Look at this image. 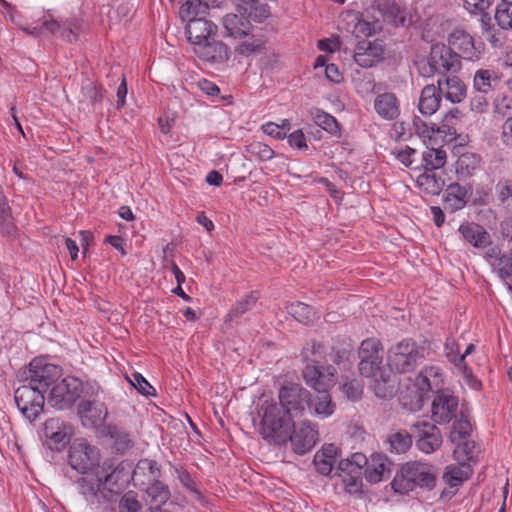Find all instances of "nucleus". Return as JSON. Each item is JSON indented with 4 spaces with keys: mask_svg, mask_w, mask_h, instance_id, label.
Returning a JSON list of instances; mask_svg holds the SVG:
<instances>
[{
    "mask_svg": "<svg viewBox=\"0 0 512 512\" xmlns=\"http://www.w3.org/2000/svg\"><path fill=\"white\" fill-rule=\"evenodd\" d=\"M193 51L204 62L223 63L229 57L228 47L223 42L215 40L214 36L195 46Z\"/></svg>",
    "mask_w": 512,
    "mask_h": 512,
    "instance_id": "22",
    "label": "nucleus"
},
{
    "mask_svg": "<svg viewBox=\"0 0 512 512\" xmlns=\"http://www.w3.org/2000/svg\"><path fill=\"white\" fill-rule=\"evenodd\" d=\"M76 483L79 493L83 496L85 501L95 509H101L111 503L104 483L100 478V469L85 473Z\"/></svg>",
    "mask_w": 512,
    "mask_h": 512,
    "instance_id": "12",
    "label": "nucleus"
},
{
    "mask_svg": "<svg viewBox=\"0 0 512 512\" xmlns=\"http://www.w3.org/2000/svg\"><path fill=\"white\" fill-rule=\"evenodd\" d=\"M484 258L501 279L512 278V249L502 254L498 246H493L485 251Z\"/></svg>",
    "mask_w": 512,
    "mask_h": 512,
    "instance_id": "24",
    "label": "nucleus"
},
{
    "mask_svg": "<svg viewBox=\"0 0 512 512\" xmlns=\"http://www.w3.org/2000/svg\"><path fill=\"white\" fill-rule=\"evenodd\" d=\"M240 15L229 13L222 19V26L225 30V36L233 37L235 39H242L249 36L252 31V24L239 9Z\"/></svg>",
    "mask_w": 512,
    "mask_h": 512,
    "instance_id": "26",
    "label": "nucleus"
},
{
    "mask_svg": "<svg viewBox=\"0 0 512 512\" xmlns=\"http://www.w3.org/2000/svg\"><path fill=\"white\" fill-rule=\"evenodd\" d=\"M208 11L206 4L201 0H187L180 8V15L183 19L202 17Z\"/></svg>",
    "mask_w": 512,
    "mask_h": 512,
    "instance_id": "46",
    "label": "nucleus"
},
{
    "mask_svg": "<svg viewBox=\"0 0 512 512\" xmlns=\"http://www.w3.org/2000/svg\"><path fill=\"white\" fill-rule=\"evenodd\" d=\"M461 112L458 108L449 110L442 121V124L437 127V133L455 135L456 129L453 127L454 121L460 118Z\"/></svg>",
    "mask_w": 512,
    "mask_h": 512,
    "instance_id": "50",
    "label": "nucleus"
},
{
    "mask_svg": "<svg viewBox=\"0 0 512 512\" xmlns=\"http://www.w3.org/2000/svg\"><path fill=\"white\" fill-rule=\"evenodd\" d=\"M0 233L3 237L13 239L17 234V227L11 214L0 216Z\"/></svg>",
    "mask_w": 512,
    "mask_h": 512,
    "instance_id": "55",
    "label": "nucleus"
},
{
    "mask_svg": "<svg viewBox=\"0 0 512 512\" xmlns=\"http://www.w3.org/2000/svg\"><path fill=\"white\" fill-rule=\"evenodd\" d=\"M467 191L458 183L450 184L447 188L445 203L452 211L462 209L466 205Z\"/></svg>",
    "mask_w": 512,
    "mask_h": 512,
    "instance_id": "36",
    "label": "nucleus"
},
{
    "mask_svg": "<svg viewBox=\"0 0 512 512\" xmlns=\"http://www.w3.org/2000/svg\"><path fill=\"white\" fill-rule=\"evenodd\" d=\"M500 78L492 69H478L473 77V88L481 94H488L499 84Z\"/></svg>",
    "mask_w": 512,
    "mask_h": 512,
    "instance_id": "32",
    "label": "nucleus"
},
{
    "mask_svg": "<svg viewBox=\"0 0 512 512\" xmlns=\"http://www.w3.org/2000/svg\"><path fill=\"white\" fill-rule=\"evenodd\" d=\"M472 426L468 419L464 418L463 415L459 419H456L452 425V431L450 439L452 442L457 440L465 439L471 433Z\"/></svg>",
    "mask_w": 512,
    "mask_h": 512,
    "instance_id": "49",
    "label": "nucleus"
},
{
    "mask_svg": "<svg viewBox=\"0 0 512 512\" xmlns=\"http://www.w3.org/2000/svg\"><path fill=\"white\" fill-rule=\"evenodd\" d=\"M412 432L406 430H399L389 435L387 443L389 444V451L396 454L407 452L413 442Z\"/></svg>",
    "mask_w": 512,
    "mask_h": 512,
    "instance_id": "35",
    "label": "nucleus"
},
{
    "mask_svg": "<svg viewBox=\"0 0 512 512\" xmlns=\"http://www.w3.org/2000/svg\"><path fill=\"white\" fill-rule=\"evenodd\" d=\"M352 346L350 343H344L341 346H333L331 359L337 365H342V369L348 370L351 365Z\"/></svg>",
    "mask_w": 512,
    "mask_h": 512,
    "instance_id": "44",
    "label": "nucleus"
},
{
    "mask_svg": "<svg viewBox=\"0 0 512 512\" xmlns=\"http://www.w3.org/2000/svg\"><path fill=\"white\" fill-rule=\"evenodd\" d=\"M146 494L149 498L150 505L155 508H159L161 505L165 504L171 496L168 486L159 481L158 478L151 480V483L146 489Z\"/></svg>",
    "mask_w": 512,
    "mask_h": 512,
    "instance_id": "34",
    "label": "nucleus"
},
{
    "mask_svg": "<svg viewBox=\"0 0 512 512\" xmlns=\"http://www.w3.org/2000/svg\"><path fill=\"white\" fill-rule=\"evenodd\" d=\"M447 42L456 52L460 61L475 63L484 56L485 44L482 41L476 42L475 38L464 29H454L448 35Z\"/></svg>",
    "mask_w": 512,
    "mask_h": 512,
    "instance_id": "9",
    "label": "nucleus"
},
{
    "mask_svg": "<svg viewBox=\"0 0 512 512\" xmlns=\"http://www.w3.org/2000/svg\"><path fill=\"white\" fill-rule=\"evenodd\" d=\"M494 19L500 28L512 31V2H501L498 4Z\"/></svg>",
    "mask_w": 512,
    "mask_h": 512,
    "instance_id": "41",
    "label": "nucleus"
},
{
    "mask_svg": "<svg viewBox=\"0 0 512 512\" xmlns=\"http://www.w3.org/2000/svg\"><path fill=\"white\" fill-rule=\"evenodd\" d=\"M497 198L502 204L512 207V184L508 182L498 183L496 185Z\"/></svg>",
    "mask_w": 512,
    "mask_h": 512,
    "instance_id": "59",
    "label": "nucleus"
},
{
    "mask_svg": "<svg viewBox=\"0 0 512 512\" xmlns=\"http://www.w3.org/2000/svg\"><path fill=\"white\" fill-rule=\"evenodd\" d=\"M26 380L33 387L45 392L62 375V368L49 363L44 357L34 358L28 366Z\"/></svg>",
    "mask_w": 512,
    "mask_h": 512,
    "instance_id": "10",
    "label": "nucleus"
},
{
    "mask_svg": "<svg viewBox=\"0 0 512 512\" xmlns=\"http://www.w3.org/2000/svg\"><path fill=\"white\" fill-rule=\"evenodd\" d=\"M78 415L84 427L96 428L104 423L108 416V409L99 400H81L78 405Z\"/></svg>",
    "mask_w": 512,
    "mask_h": 512,
    "instance_id": "17",
    "label": "nucleus"
},
{
    "mask_svg": "<svg viewBox=\"0 0 512 512\" xmlns=\"http://www.w3.org/2000/svg\"><path fill=\"white\" fill-rule=\"evenodd\" d=\"M148 476L149 481L155 480L160 477L161 470L157 461L151 459H141L138 461L136 468L133 472V475L137 477L138 475Z\"/></svg>",
    "mask_w": 512,
    "mask_h": 512,
    "instance_id": "45",
    "label": "nucleus"
},
{
    "mask_svg": "<svg viewBox=\"0 0 512 512\" xmlns=\"http://www.w3.org/2000/svg\"><path fill=\"white\" fill-rule=\"evenodd\" d=\"M358 369L363 377L371 379V388L378 398H391L395 393V377L383 365V347L377 339L362 341Z\"/></svg>",
    "mask_w": 512,
    "mask_h": 512,
    "instance_id": "2",
    "label": "nucleus"
},
{
    "mask_svg": "<svg viewBox=\"0 0 512 512\" xmlns=\"http://www.w3.org/2000/svg\"><path fill=\"white\" fill-rule=\"evenodd\" d=\"M384 49L381 43L363 40L354 50V61L363 68H370L383 60Z\"/></svg>",
    "mask_w": 512,
    "mask_h": 512,
    "instance_id": "19",
    "label": "nucleus"
},
{
    "mask_svg": "<svg viewBox=\"0 0 512 512\" xmlns=\"http://www.w3.org/2000/svg\"><path fill=\"white\" fill-rule=\"evenodd\" d=\"M426 64L421 68L422 75L426 77L437 74L443 78L457 74L462 69V61L456 52L449 44L440 42L431 45Z\"/></svg>",
    "mask_w": 512,
    "mask_h": 512,
    "instance_id": "7",
    "label": "nucleus"
},
{
    "mask_svg": "<svg viewBox=\"0 0 512 512\" xmlns=\"http://www.w3.org/2000/svg\"><path fill=\"white\" fill-rule=\"evenodd\" d=\"M15 403L21 413L30 421H34L43 411L44 392L32 385H22L15 390Z\"/></svg>",
    "mask_w": 512,
    "mask_h": 512,
    "instance_id": "13",
    "label": "nucleus"
},
{
    "mask_svg": "<svg viewBox=\"0 0 512 512\" xmlns=\"http://www.w3.org/2000/svg\"><path fill=\"white\" fill-rule=\"evenodd\" d=\"M482 36L493 48H502L507 42L505 29L495 26L492 23L490 14H483L479 19Z\"/></svg>",
    "mask_w": 512,
    "mask_h": 512,
    "instance_id": "28",
    "label": "nucleus"
},
{
    "mask_svg": "<svg viewBox=\"0 0 512 512\" xmlns=\"http://www.w3.org/2000/svg\"><path fill=\"white\" fill-rule=\"evenodd\" d=\"M437 468L431 464L411 461L395 474L391 487L395 493L406 495L416 488L431 491L437 482Z\"/></svg>",
    "mask_w": 512,
    "mask_h": 512,
    "instance_id": "4",
    "label": "nucleus"
},
{
    "mask_svg": "<svg viewBox=\"0 0 512 512\" xmlns=\"http://www.w3.org/2000/svg\"><path fill=\"white\" fill-rule=\"evenodd\" d=\"M335 374L336 369L332 365L320 367L308 364L302 372L305 383L317 392L316 397L311 398L308 408L323 418L331 416L335 410V404L328 393L329 388L335 384Z\"/></svg>",
    "mask_w": 512,
    "mask_h": 512,
    "instance_id": "3",
    "label": "nucleus"
},
{
    "mask_svg": "<svg viewBox=\"0 0 512 512\" xmlns=\"http://www.w3.org/2000/svg\"><path fill=\"white\" fill-rule=\"evenodd\" d=\"M353 466L354 464L349 458L341 459L338 463L337 471L346 474V476L343 477V482L347 487L357 486L361 481L362 472L356 470Z\"/></svg>",
    "mask_w": 512,
    "mask_h": 512,
    "instance_id": "40",
    "label": "nucleus"
},
{
    "mask_svg": "<svg viewBox=\"0 0 512 512\" xmlns=\"http://www.w3.org/2000/svg\"><path fill=\"white\" fill-rule=\"evenodd\" d=\"M511 100L507 96L497 99L494 104V113L501 117L511 116Z\"/></svg>",
    "mask_w": 512,
    "mask_h": 512,
    "instance_id": "62",
    "label": "nucleus"
},
{
    "mask_svg": "<svg viewBox=\"0 0 512 512\" xmlns=\"http://www.w3.org/2000/svg\"><path fill=\"white\" fill-rule=\"evenodd\" d=\"M494 1L495 0H463L466 10L473 15L479 14L480 17H482L483 14H489L487 10Z\"/></svg>",
    "mask_w": 512,
    "mask_h": 512,
    "instance_id": "53",
    "label": "nucleus"
},
{
    "mask_svg": "<svg viewBox=\"0 0 512 512\" xmlns=\"http://www.w3.org/2000/svg\"><path fill=\"white\" fill-rule=\"evenodd\" d=\"M108 434L112 439L115 440V444L118 450L127 449L131 444L129 434L116 426H109Z\"/></svg>",
    "mask_w": 512,
    "mask_h": 512,
    "instance_id": "54",
    "label": "nucleus"
},
{
    "mask_svg": "<svg viewBox=\"0 0 512 512\" xmlns=\"http://www.w3.org/2000/svg\"><path fill=\"white\" fill-rule=\"evenodd\" d=\"M469 470V466L466 469L457 466H447L443 477L451 487H456L469 478Z\"/></svg>",
    "mask_w": 512,
    "mask_h": 512,
    "instance_id": "47",
    "label": "nucleus"
},
{
    "mask_svg": "<svg viewBox=\"0 0 512 512\" xmlns=\"http://www.w3.org/2000/svg\"><path fill=\"white\" fill-rule=\"evenodd\" d=\"M262 131L275 139L281 140L286 137L283 129H281L279 124H276L274 122H268L262 125Z\"/></svg>",
    "mask_w": 512,
    "mask_h": 512,
    "instance_id": "64",
    "label": "nucleus"
},
{
    "mask_svg": "<svg viewBox=\"0 0 512 512\" xmlns=\"http://www.w3.org/2000/svg\"><path fill=\"white\" fill-rule=\"evenodd\" d=\"M484 95L485 94L477 95V96H474L471 98V100H470L471 111L478 113V114H483V113L487 112L489 103Z\"/></svg>",
    "mask_w": 512,
    "mask_h": 512,
    "instance_id": "63",
    "label": "nucleus"
},
{
    "mask_svg": "<svg viewBox=\"0 0 512 512\" xmlns=\"http://www.w3.org/2000/svg\"><path fill=\"white\" fill-rule=\"evenodd\" d=\"M186 33L193 48L216 35L217 26L204 17L187 19Z\"/></svg>",
    "mask_w": 512,
    "mask_h": 512,
    "instance_id": "20",
    "label": "nucleus"
},
{
    "mask_svg": "<svg viewBox=\"0 0 512 512\" xmlns=\"http://www.w3.org/2000/svg\"><path fill=\"white\" fill-rule=\"evenodd\" d=\"M452 156L458 160H470L476 157V153L469 143L459 142L453 145Z\"/></svg>",
    "mask_w": 512,
    "mask_h": 512,
    "instance_id": "56",
    "label": "nucleus"
},
{
    "mask_svg": "<svg viewBox=\"0 0 512 512\" xmlns=\"http://www.w3.org/2000/svg\"><path fill=\"white\" fill-rule=\"evenodd\" d=\"M342 391L352 401L361 398L362 387L356 380L347 381L342 385Z\"/></svg>",
    "mask_w": 512,
    "mask_h": 512,
    "instance_id": "60",
    "label": "nucleus"
},
{
    "mask_svg": "<svg viewBox=\"0 0 512 512\" xmlns=\"http://www.w3.org/2000/svg\"><path fill=\"white\" fill-rule=\"evenodd\" d=\"M279 403L273 401H264L260 408L261 419H264L266 412L272 406L279 410L281 421H293L296 417H301L307 407H310L311 393L300 384L290 383L283 385L278 393Z\"/></svg>",
    "mask_w": 512,
    "mask_h": 512,
    "instance_id": "5",
    "label": "nucleus"
},
{
    "mask_svg": "<svg viewBox=\"0 0 512 512\" xmlns=\"http://www.w3.org/2000/svg\"><path fill=\"white\" fill-rule=\"evenodd\" d=\"M279 410L272 406L264 419H261L260 434L264 440L282 445L291 443L296 454L303 455L310 451L318 440V431L308 421L295 423L283 422Z\"/></svg>",
    "mask_w": 512,
    "mask_h": 512,
    "instance_id": "1",
    "label": "nucleus"
},
{
    "mask_svg": "<svg viewBox=\"0 0 512 512\" xmlns=\"http://www.w3.org/2000/svg\"><path fill=\"white\" fill-rule=\"evenodd\" d=\"M285 309L296 321L302 324H309L313 321L314 312L311 306L303 302L288 303Z\"/></svg>",
    "mask_w": 512,
    "mask_h": 512,
    "instance_id": "37",
    "label": "nucleus"
},
{
    "mask_svg": "<svg viewBox=\"0 0 512 512\" xmlns=\"http://www.w3.org/2000/svg\"><path fill=\"white\" fill-rule=\"evenodd\" d=\"M446 357L454 364L466 378L473 376L472 370L467 366L465 355H460L459 344L454 339H447L445 342Z\"/></svg>",
    "mask_w": 512,
    "mask_h": 512,
    "instance_id": "33",
    "label": "nucleus"
},
{
    "mask_svg": "<svg viewBox=\"0 0 512 512\" xmlns=\"http://www.w3.org/2000/svg\"><path fill=\"white\" fill-rule=\"evenodd\" d=\"M446 162H425L423 172L416 177L418 187L430 195H439L446 185L439 171Z\"/></svg>",
    "mask_w": 512,
    "mask_h": 512,
    "instance_id": "16",
    "label": "nucleus"
},
{
    "mask_svg": "<svg viewBox=\"0 0 512 512\" xmlns=\"http://www.w3.org/2000/svg\"><path fill=\"white\" fill-rule=\"evenodd\" d=\"M458 399L446 393H439L432 402V417L436 423L450 422L456 415Z\"/></svg>",
    "mask_w": 512,
    "mask_h": 512,
    "instance_id": "23",
    "label": "nucleus"
},
{
    "mask_svg": "<svg viewBox=\"0 0 512 512\" xmlns=\"http://www.w3.org/2000/svg\"><path fill=\"white\" fill-rule=\"evenodd\" d=\"M412 125L415 133L422 138H432V135L437 132L436 124L426 122L418 116L413 117Z\"/></svg>",
    "mask_w": 512,
    "mask_h": 512,
    "instance_id": "52",
    "label": "nucleus"
},
{
    "mask_svg": "<svg viewBox=\"0 0 512 512\" xmlns=\"http://www.w3.org/2000/svg\"><path fill=\"white\" fill-rule=\"evenodd\" d=\"M313 463L318 473L323 476H329L333 471L336 462L323 457L319 453H316L314 455Z\"/></svg>",
    "mask_w": 512,
    "mask_h": 512,
    "instance_id": "57",
    "label": "nucleus"
},
{
    "mask_svg": "<svg viewBox=\"0 0 512 512\" xmlns=\"http://www.w3.org/2000/svg\"><path fill=\"white\" fill-rule=\"evenodd\" d=\"M376 112L384 119L394 120L400 114L398 99L393 93H383L374 100Z\"/></svg>",
    "mask_w": 512,
    "mask_h": 512,
    "instance_id": "30",
    "label": "nucleus"
},
{
    "mask_svg": "<svg viewBox=\"0 0 512 512\" xmlns=\"http://www.w3.org/2000/svg\"><path fill=\"white\" fill-rule=\"evenodd\" d=\"M458 233L461 238L476 249H488L491 247L492 239L490 233L480 224L465 221L460 224Z\"/></svg>",
    "mask_w": 512,
    "mask_h": 512,
    "instance_id": "21",
    "label": "nucleus"
},
{
    "mask_svg": "<svg viewBox=\"0 0 512 512\" xmlns=\"http://www.w3.org/2000/svg\"><path fill=\"white\" fill-rule=\"evenodd\" d=\"M98 390V387L88 383L84 384L77 377L67 376L53 385L47 402L58 410H65L71 408L82 394L93 396L97 394Z\"/></svg>",
    "mask_w": 512,
    "mask_h": 512,
    "instance_id": "6",
    "label": "nucleus"
},
{
    "mask_svg": "<svg viewBox=\"0 0 512 512\" xmlns=\"http://www.w3.org/2000/svg\"><path fill=\"white\" fill-rule=\"evenodd\" d=\"M247 153L245 157L250 160H271L276 155L269 145L258 141L247 146Z\"/></svg>",
    "mask_w": 512,
    "mask_h": 512,
    "instance_id": "42",
    "label": "nucleus"
},
{
    "mask_svg": "<svg viewBox=\"0 0 512 512\" xmlns=\"http://www.w3.org/2000/svg\"><path fill=\"white\" fill-rule=\"evenodd\" d=\"M139 508V502L130 494H125L120 499L119 512H137Z\"/></svg>",
    "mask_w": 512,
    "mask_h": 512,
    "instance_id": "61",
    "label": "nucleus"
},
{
    "mask_svg": "<svg viewBox=\"0 0 512 512\" xmlns=\"http://www.w3.org/2000/svg\"><path fill=\"white\" fill-rule=\"evenodd\" d=\"M236 51L243 56L261 54L266 51V41L255 35L247 36V39L240 42L236 47Z\"/></svg>",
    "mask_w": 512,
    "mask_h": 512,
    "instance_id": "39",
    "label": "nucleus"
},
{
    "mask_svg": "<svg viewBox=\"0 0 512 512\" xmlns=\"http://www.w3.org/2000/svg\"><path fill=\"white\" fill-rule=\"evenodd\" d=\"M416 447L423 453L431 454L438 450L443 442L440 429L433 423L422 420L411 425Z\"/></svg>",
    "mask_w": 512,
    "mask_h": 512,
    "instance_id": "14",
    "label": "nucleus"
},
{
    "mask_svg": "<svg viewBox=\"0 0 512 512\" xmlns=\"http://www.w3.org/2000/svg\"><path fill=\"white\" fill-rule=\"evenodd\" d=\"M69 464L73 469L85 475L88 472H94L99 467V451L96 447L90 445L86 439H77L69 450Z\"/></svg>",
    "mask_w": 512,
    "mask_h": 512,
    "instance_id": "11",
    "label": "nucleus"
},
{
    "mask_svg": "<svg viewBox=\"0 0 512 512\" xmlns=\"http://www.w3.org/2000/svg\"><path fill=\"white\" fill-rule=\"evenodd\" d=\"M128 380L142 395L154 396L156 394L154 387L140 373H132L131 378H128Z\"/></svg>",
    "mask_w": 512,
    "mask_h": 512,
    "instance_id": "51",
    "label": "nucleus"
},
{
    "mask_svg": "<svg viewBox=\"0 0 512 512\" xmlns=\"http://www.w3.org/2000/svg\"><path fill=\"white\" fill-rule=\"evenodd\" d=\"M251 10L249 12V18L257 23L263 22L270 16V8L267 4H256L250 5Z\"/></svg>",
    "mask_w": 512,
    "mask_h": 512,
    "instance_id": "58",
    "label": "nucleus"
},
{
    "mask_svg": "<svg viewBox=\"0 0 512 512\" xmlns=\"http://www.w3.org/2000/svg\"><path fill=\"white\" fill-rule=\"evenodd\" d=\"M100 478L112 503L116 502L125 491L131 477L124 468L117 467L110 473H106L103 468H100Z\"/></svg>",
    "mask_w": 512,
    "mask_h": 512,
    "instance_id": "18",
    "label": "nucleus"
},
{
    "mask_svg": "<svg viewBox=\"0 0 512 512\" xmlns=\"http://www.w3.org/2000/svg\"><path fill=\"white\" fill-rule=\"evenodd\" d=\"M441 93L438 90V86L434 84L426 85L420 95L418 108L422 115L431 116L440 107Z\"/></svg>",
    "mask_w": 512,
    "mask_h": 512,
    "instance_id": "29",
    "label": "nucleus"
},
{
    "mask_svg": "<svg viewBox=\"0 0 512 512\" xmlns=\"http://www.w3.org/2000/svg\"><path fill=\"white\" fill-rule=\"evenodd\" d=\"M72 427L60 418H49L45 421L43 435L51 450L60 451L70 442Z\"/></svg>",
    "mask_w": 512,
    "mask_h": 512,
    "instance_id": "15",
    "label": "nucleus"
},
{
    "mask_svg": "<svg viewBox=\"0 0 512 512\" xmlns=\"http://www.w3.org/2000/svg\"><path fill=\"white\" fill-rule=\"evenodd\" d=\"M313 118L315 123L323 130L331 134H336L339 131L338 122L332 115L322 110H316V112L313 114Z\"/></svg>",
    "mask_w": 512,
    "mask_h": 512,
    "instance_id": "48",
    "label": "nucleus"
},
{
    "mask_svg": "<svg viewBox=\"0 0 512 512\" xmlns=\"http://www.w3.org/2000/svg\"><path fill=\"white\" fill-rule=\"evenodd\" d=\"M259 300V292L251 291L243 298L236 301L225 317V323H231L240 319L245 313L252 310Z\"/></svg>",
    "mask_w": 512,
    "mask_h": 512,
    "instance_id": "31",
    "label": "nucleus"
},
{
    "mask_svg": "<svg viewBox=\"0 0 512 512\" xmlns=\"http://www.w3.org/2000/svg\"><path fill=\"white\" fill-rule=\"evenodd\" d=\"M424 358V349L412 339H404L388 350L389 371L408 373L418 366Z\"/></svg>",
    "mask_w": 512,
    "mask_h": 512,
    "instance_id": "8",
    "label": "nucleus"
},
{
    "mask_svg": "<svg viewBox=\"0 0 512 512\" xmlns=\"http://www.w3.org/2000/svg\"><path fill=\"white\" fill-rule=\"evenodd\" d=\"M81 93L83 97L91 103V105L95 106L97 103L102 101L104 90L100 85L87 78L82 81Z\"/></svg>",
    "mask_w": 512,
    "mask_h": 512,
    "instance_id": "43",
    "label": "nucleus"
},
{
    "mask_svg": "<svg viewBox=\"0 0 512 512\" xmlns=\"http://www.w3.org/2000/svg\"><path fill=\"white\" fill-rule=\"evenodd\" d=\"M437 86L441 95L451 103H460L467 96V87L456 74L439 78Z\"/></svg>",
    "mask_w": 512,
    "mask_h": 512,
    "instance_id": "25",
    "label": "nucleus"
},
{
    "mask_svg": "<svg viewBox=\"0 0 512 512\" xmlns=\"http://www.w3.org/2000/svg\"><path fill=\"white\" fill-rule=\"evenodd\" d=\"M387 461V458L381 455L372 458V465L365 470V477L368 482L378 483L383 479L385 472H389Z\"/></svg>",
    "mask_w": 512,
    "mask_h": 512,
    "instance_id": "38",
    "label": "nucleus"
},
{
    "mask_svg": "<svg viewBox=\"0 0 512 512\" xmlns=\"http://www.w3.org/2000/svg\"><path fill=\"white\" fill-rule=\"evenodd\" d=\"M374 3L385 21L395 26L407 25L406 9L396 0H374Z\"/></svg>",
    "mask_w": 512,
    "mask_h": 512,
    "instance_id": "27",
    "label": "nucleus"
}]
</instances>
